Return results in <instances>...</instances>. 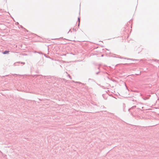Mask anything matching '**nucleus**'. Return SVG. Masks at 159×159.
Segmentation results:
<instances>
[{"instance_id":"nucleus-1","label":"nucleus","mask_w":159,"mask_h":159,"mask_svg":"<svg viewBox=\"0 0 159 159\" xmlns=\"http://www.w3.org/2000/svg\"><path fill=\"white\" fill-rule=\"evenodd\" d=\"M9 51H6L3 52V54H7V53H9Z\"/></svg>"}]
</instances>
